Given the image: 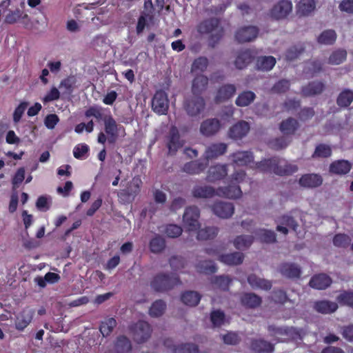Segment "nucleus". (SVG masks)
<instances>
[{
    "instance_id": "54",
    "label": "nucleus",
    "mask_w": 353,
    "mask_h": 353,
    "mask_svg": "<svg viewBox=\"0 0 353 353\" xmlns=\"http://www.w3.org/2000/svg\"><path fill=\"white\" fill-rule=\"evenodd\" d=\"M231 281L232 280L228 276L223 275L214 276L212 280L214 285L224 291L228 290Z\"/></svg>"
},
{
    "instance_id": "24",
    "label": "nucleus",
    "mask_w": 353,
    "mask_h": 353,
    "mask_svg": "<svg viewBox=\"0 0 353 353\" xmlns=\"http://www.w3.org/2000/svg\"><path fill=\"white\" fill-rule=\"evenodd\" d=\"M281 274L289 279H298L301 274V268L294 263H283L280 265Z\"/></svg>"
},
{
    "instance_id": "17",
    "label": "nucleus",
    "mask_w": 353,
    "mask_h": 353,
    "mask_svg": "<svg viewBox=\"0 0 353 353\" xmlns=\"http://www.w3.org/2000/svg\"><path fill=\"white\" fill-rule=\"evenodd\" d=\"M228 174V165L226 164L220 165L217 164L211 166L206 176V180L208 182H215L223 179Z\"/></svg>"
},
{
    "instance_id": "61",
    "label": "nucleus",
    "mask_w": 353,
    "mask_h": 353,
    "mask_svg": "<svg viewBox=\"0 0 353 353\" xmlns=\"http://www.w3.org/2000/svg\"><path fill=\"white\" fill-rule=\"evenodd\" d=\"M290 141L291 140L288 137L285 136H282L273 139L271 141V145L273 148L279 150L285 148L289 145Z\"/></svg>"
},
{
    "instance_id": "6",
    "label": "nucleus",
    "mask_w": 353,
    "mask_h": 353,
    "mask_svg": "<svg viewBox=\"0 0 353 353\" xmlns=\"http://www.w3.org/2000/svg\"><path fill=\"white\" fill-rule=\"evenodd\" d=\"M152 109L158 115H165L169 109V100L166 92L157 90L152 99Z\"/></svg>"
},
{
    "instance_id": "41",
    "label": "nucleus",
    "mask_w": 353,
    "mask_h": 353,
    "mask_svg": "<svg viewBox=\"0 0 353 353\" xmlns=\"http://www.w3.org/2000/svg\"><path fill=\"white\" fill-rule=\"evenodd\" d=\"M199 272L211 274L216 272L217 267L216 264L211 260H204L199 261L196 265Z\"/></svg>"
},
{
    "instance_id": "4",
    "label": "nucleus",
    "mask_w": 353,
    "mask_h": 353,
    "mask_svg": "<svg viewBox=\"0 0 353 353\" xmlns=\"http://www.w3.org/2000/svg\"><path fill=\"white\" fill-rule=\"evenodd\" d=\"M129 331L134 341L140 344L150 339L152 330L147 321L139 320L129 327Z\"/></svg>"
},
{
    "instance_id": "2",
    "label": "nucleus",
    "mask_w": 353,
    "mask_h": 353,
    "mask_svg": "<svg viewBox=\"0 0 353 353\" xmlns=\"http://www.w3.org/2000/svg\"><path fill=\"white\" fill-rule=\"evenodd\" d=\"M181 284L176 274L170 275L160 273L157 274L150 282L151 288L157 292H164L172 289L175 285Z\"/></svg>"
},
{
    "instance_id": "28",
    "label": "nucleus",
    "mask_w": 353,
    "mask_h": 353,
    "mask_svg": "<svg viewBox=\"0 0 353 353\" xmlns=\"http://www.w3.org/2000/svg\"><path fill=\"white\" fill-rule=\"evenodd\" d=\"M301 186L304 188H317L323 183L321 175L318 174H303L299 181Z\"/></svg>"
},
{
    "instance_id": "15",
    "label": "nucleus",
    "mask_w": 353,
    "mask_h": 353,
    "mask_svg": "<svg viewBox=\"0 0 353 353\" xmlns=\"http://www.w3.org/2000/svg\"><path fill=\"white\" fill-rule=\"evenodd\" d=\"M220 27V20L211 17L201 21L196 26V30L201 34H207L216 31Z\"/></svg>"
},
{
    "instance_id": "20",
    "label": "nucleus",
    "mask_w": 353,
    "mask_h": 353,
    "mask_svg": "<svg viewBox=\"0 0 353 353\" xmlns=\"http://www.w3.org/2000/svg\"><path fill=\"white\" fill-rule=\"evenodd\" d=\"M228 145L225 143H212L206 148L204 153V159L209 163V160L216 159L225 154Z\"/></svg>"
},
{
    "instance_id": "58",
    "label": "nucleus",
    "mask_w": 353,
    "mask_h": 353,
    "mask_svg": "<svg viewBox=\"0 0 353 353\" xmlns=\"http://www.w3.org/2000/svg\"><path fill=\"white\" fill-rule=\"evenodd\" d=\"M290 81L286 79H281L276 82L272 88L273 93L281 94L287 92L290 88Z\"/></svg>"
},
{
    "instance_id": "3",
    "label": "nucleus",
    "mask_w": 353,
    "mask_h": 353,
    "mask_svg": "<svg viewBox=\"0 0 353 353\" xmlns=\"http://www.w3.org/2000/svg\"><path fill=\"white\" fill-rule=\"evenodd\" d=\"M206 103L204 98L200 95L192 94L183 102V108L187 114L192 118L199 117L204 112Z\"/></svg>"
},
{
    "instance_id": "23",
    "label": "nucleus",
    "mask_w": 353,
    "mask_h": 353,
    "mask_svg": "<svg viewBox=\"0 0 353 353\" xmlns=\"http://www.w3.org/2000/svg\"><path fill=\"white\" fill-rule=\"evenodd\" d=\"M352 168V164L347 160H336L333 161L329 167L330 173L336 175H345L347 174Z\"/></svg>"
},
{
    "instance_id": "21",
    "label": "nucleus",
    "mask_w": 353,
    "mask_h": 353,
    "mask_svg": "<svg viewBox=\"0 0 353 353\" xmlns=\"http://www.w3.org/2000/svg\"><path fill=\"white\" fill-rule=\"evenodd\" d=\"M299 127L298 120L293 117H288L283 120L279 124V130L285 136L294 135Z\"/></svg>"
},
{
    "instance_id": "32",
    "label": "nucleus",
    "mask_w": 353,
    "mask_h": 353,
    "mask_svg": "<svg viewBox=\"0 0 353 353\" xmlns=\"http://www.w3.org/2000/svg\"><path fill=\"white\" fill-rule=\"evenodd\" d=\"M325 85L321 81H312L302 88V94L305 97H311L321 94Z\"/></svg>"
},
{
    "instance_id": "47",
    "label": "nucleus",
    "mask_w": 353,
    "mask_h": 353,
    "mask_svg": "<svg viewBox=\"0 0 353 353\" xmlns=\"http://www.w3.org/2000/svg\"><path fill=\"white\" fill-rule=\"evenodd\" d=\"M254 237L252 235H240L234 240V245L238 250L249 248L253 243Z\"/></svg>"
},
{
    "instance_id": "19",
    "label": "nucleus",
    "mask_w": 353,
    "mask_h": 353,
    "mask_svg": "<svg viewBox=\"0 0 353 353\" xmlns=\"http://www.w3.org/2000/svg\"><path fill=\"white\" fill-rule=\"evenodd\" d=\"M208 165V162L205 159H199L185 163L182 170L189 174H199L203 172Z\"/></svg>"
},
{
    "instance_id": "62",
    "label": "nucleus",
    "mask_w": 353,
    "mask_h": 353,
    "mask_svg": "<svg viewBox=\"0 0 353 353\" xmlns=\"http://www.w3.org/2000/svg\"><path fill=\"white\" fill-rule=\"evenodd\" d=\"M182 228L176 224H169L165 229V234L170 238H176L182 234Z\"/></svg>"
},
{
    "instance_id": "18",
    "label": "nucleus",
    "mask_w": 353,
    "mask_h": 353,
    "mask_svg": "<svg viewBox=\"0 0 353 353\" xmlns=\"http://www.w3.org/2000/svg\"><path fill=\"white\" fill-rule=\"evenodd\" d=\"M214 213L219 217L228 219L234 212V207L232 203L216 202L212 206Z\"/></svg>"
},
{
    "instance_id": "51",
    "label": "nucleus",
    "mask_w": 353,
    "mask_h": 353,
    "mask_svg": "<svg viewBox=\"0 0 353 353\" xmlns=\"http://www.w3.org/2000/svg\"><path fill=\"white\" fill-rule=\"evenodd\" d=\"M336 301L341 305L353 307V292L344 290L337 296Z\"/></svg>"
},
{
    "instance_id": "44",
    "label": "nucleus",
    "mask_w": 353,
    "mask_h": 353,
    "mask_svg": "<svg viewBox=\"0 0 353 353\" xmlns=\"http://www.w3.org/2000/svg\"><path fill=\"white\" fill-rule=\"evenodd\" d=\"M315 7L314 0H301L297 4V12L300 15L306 16L312 12Z\"/></svg>"
},
{
    "instance_id": "42",
    "label": "nucleus",
    "mask_w": 353,
    "mask_h": 353,
    "mask_svg": "<svg viewBox=\"0 0 353 353\" xmlns=\"http://www.w3.org/2000/svg\"><path fill=\"white\" fill-rule=\"evenodd\" d=\"M114 347L118 353H128L132 350L130 341L123 335L117 337Z\"/></svg>"
},
{
    "instance_id": "39",
    "label": "nucleus",
    "mask_w": 353,
    "mask_h": 353,
    "mask_svg": "<svg viewBox=\"0 0 353 353\" xmlns=\"http://www.w3.org/2000/svg\"><path fill=\"white\" fill-rule=\"evenodd\" d=\"M353 101V91L350 89H344L340 92L337 99L336 103L341 108H347Z\"/></svg>"
},
{
    "instance_id": "45",
    "label": "nucleus",
    "mask_w": 353,
    "mask_h": 353,
    "mask_svg": "<svg viewBox=\"0 0 353 353\" xmlns=\"http://www.w3.org/2000/svg\"><path fill=\"white\" fill-rule=\"evenodd\" d=\"M219 230L216 227H205L197 232L198 240L207 241L213 239L217 235Z\"/></svg>"
},
{
    "instance_id": "34",
    "label": "nucleus",
    "mask_w": 353,
    "mask_h": 353,
    "mask_svg": "<svg viewBox=\"0 0 353 353\" xmlns=\"http://www.w3.org/2000/svg\"><path fill=\"white\" fill-rule=\"evenodd\" d=\"M248 282L253 288H260L265 290H270L272 285L271 281L261 279L254 274L248 276Z\"/></svg>"
},
{
    "instance_id": "33",
    "label": "nucleus",
    "mask_w": 353,
    "mask_h": 353,
    "mask_svg": "<svg viewBox=\"0 0 353 353\" xmlns=\"http://www.w3.org/2000/svg\"><path fill=\"white\" fill-rule=\"evenodd\" d=\"M241 302L247 308H256L261 305L262 299L254 293H245L241 298Z\"/></svg>"
},
{
    "instance_id": "57",
    "label": "nucleus",
    "mask_w": 353,
    "mask_h": 353,
    "mask_svg": "<svg viewBox=\"0 0 353 353\" xmlns=\"http://www.w3.org/2000/svg\"><path fill=\"white\" fill-rule=\"evenodd\" d=\"M90 151L89 146L85 143L77 145L73 149V155L77 159H84Z\"/></svg>"
},
{
    "instance_id": "22",
    "label": "nucleus",
    "mask_w": 353,
    "mask_h": 353,
    "mask_svg": "<svg viewBox=\"0 0 353 353\" xmlns=\"http://www.w3.org/2000/svg\"><path fill=\"white\" fill-rule=\"evenodd\" d=\"M236 87L233 84H225L221 86L216 94L214 101L216 103H222L232 98L236 92Z\"/></svg>"
},
{
    "instance_id": "63",
    "label": "nucleus",
    "mask_w": 353,
    "mask_h": 353,
    "mask_svg": "<svg viewBox=\"0 0 353 353\" xmlns=\"http://www.w3.org/2000/svg\"><path fill=\"white\" fill-rule=\"evenodd\" d=\"M210 320L214 327H220L225 321V314L218 310L211 312Z\"/></svg>"
},
{
    "instance_id": "37",
    "label": "nucleus",
    "mask_w": 353,
    "mask_h": 353,
    "mask_svg": "<svg viewBox=\"0 0 353 353\" xmlns=\"http://www.w3.org/2000/svg\"><path fill=\"white\" fill-rule=\"evenodd\" d=\"M201 295L195 291H186L181 294V300L186 305L194 307L199 304Z\"/></svg>"
},
{
    "instance_id": "35",
    "label": "nucleus",
    "mask_w": 353,
    "mask_h": 353,
    "mask_svg": "<svg viewBox=\"0 0 353 353\" xmlns=\"http://www.w3.org/2000/svg\"><path fill=\"white\" fill-rule=\"evenodd\" d=\"M254 57L249 50L241 52L236 58L234 65L236 68L242 70L252 62Z\"/></svg>"
},
{
    "instance_id": "30",
    "label": "nucleus",
    "mask_w": 353,
    "mask_h": 353,
    "mask_svg": "<svg viewBox=\"0 0 353 353\" xmlns=\"http://www.w3.org/2000/svg\"><path fill=\"white\" fill-rule=\"evenodd\" d=\"M208 85V78L203 75H196L192 83V94L200 95L206 90Z\"/></svg>"
},
{
    "instance_id": "60",
    "label": "nucleus",
    "mask_w": 353,
    "mask_h": 353,
    "mask_svg": "<svg viewBox=\"0 0 353 353\" xmlns=\"http://www.w3.org/2000/svg\"><path fill=\"white\" fill-rule=\"evenodd\" d=\"M23 12L19 9L14 11H10L5 17L4 22L8 24H13L22 18Z\"/></svg>"
},
{
    "instance_id": "14",
    "label": "nucleus",
    "mask_w": 353,
    "mask_h": 353,
    "mask_svg": "<svg viewBox=\"0 0 353 353\" xmlns=\"http://www.w3.org/2000/svg\"><path fill=\"white\" fill-rule=\"evenodd\" d=\"M250 128V125L247 121H240L230 128L228 134L231 139L239 140L247 135Z\"/></svg>"
},
{
    "instance_id": "12",
    "label": "nucleus",
    "mask_w": 353,
    "mask_h": 353,
    "mask_svg": "<svg viewBox=\"0 0 353 353\" xmlns=\"http://www.w3.org/2000/svg\"><path fill=\"white\" fill-rule=\"evenodd\" d=\"M216 195L221 197L235 199L241 196L242 191L239 185L232 183V182L230 181L228 186L219 187L216 189Z\"/></svg>"
},
{
    "instance_id": "64",
    "label": "nucleus",
    "mask_w": 353,
    "mask_h": 353,
    "mask_svg": "<svg viewBox=\"0 0 353 353\" xmlns=\"http://www.w3.org/2000/svg\"><path fill=\"white\" fill-rule=\"evenodd\" d=\"M208 65V59L205 57H200L194 61L192 65V70L193 71L199 70L203 72L207 69Z\"/></svg>"
},
{
    "instance_id": "40",
    "label": "nucleus",
    "mask_w": 353,
    "mask_h": 353,
    "mask_svg": "<svg viewBox=\"0 0 353 353\" xmlns=\"http://www.w3.org/2000/svg\"><path fill=\"white\" fill-rule=\"evenodd\" d=\"M332 148L327 144L325 143H319L318 144L314 152L312 154V159H325L329 158L332 156Z\"/></svg>"
},
{
    "instance_id": "38",
    "label": "nucleus",
    "mask_w": 353,
    "mask_h": 353,
    "mask_svg": "<svg viewBox=\"0 0 353 353\" xmlns=\"http://www.w3.org/2000/svg\"><path fill=\"white\" fill-rule=\"evenodd\" d=\"M275 64L276 59L272 56L259 57L256 60V68L259 70L269 71Z\"/></svg>"
},
{
    "instance_id": "9",
    "label": "nucleus",
    "mask_w": 353,
    "mask_h": 353,
    "mask_svg": "<svg viewBox=\"0 0 353 353\" xmlns=\"http://www.w3.org/2000/svg\"><path fill=\"white\" fill-rule=\"evenodd\" d=\"M183 145V141L181 139L179 130L176 127L172 126L170 129L167 137V147L170 154H174Z\"/></svg>"
},
{
    "instance_id": "11",
    "label": "nucleus",
    "mask_w": 353,
    "mask_h": 353,
    "mask_svg": "<svg viewBox=\"0 0 353 353\" xmlns=\"http://www.w3.org/2000/svg\"><path fill=\"white\" fill-rule=\"evenodd\" d=\"M332 283V278L325 273L316 274L311 277L309 281L310 287L319 290L327 289Z\"/></svg>"
},
{
    "instance_id": "36",
    "label": "nucleus",
    "mask_w": 353,
    "mask_h": 353,
    "mask_svg": "<svg viewBox=\"0 0 353 353\" xmlns=\"http://www.w3.org/2000/svg\"><path fill=\"white\" fill-rule=\"evenodd\" d=\"M256 99L254 92L250 90L241 92L236 99L235 103L239 107H245L250 105Z\"/></svg>"
},
{
    "instance_id": "1",
    "label": "nucleus",
    "mask_w": 353,
    "mask_h": 353,
    "mask_svg": "<svg viewBox=\"0 0 353 353\" xmlns=\"http://www.w3.org/2000/svg\"><path fill=\"white\" fill-rule=\"evenodd\" d=\"M255 168L263 173H272L279 176L291 175L298 170V166L288 163L285 159L274 157L265 159L255 163Z\"/></svg>"
},
{
    "instance_id": "5",
    "label": "nucleus",
    "mask_w": 353,
    "mask_h": 353,
    "mask_svg": "<svg viewBox=\"0 0 353 353\" xmlns=\"http://www.w3.org/2000/svg\"><path fill=\"white\" fill-rule=\"evenodd\" d=\"M200 210L197 206H189L185 208L183 215V225L186 230L195 232L200 228L199 219Z\"/></svg>"
},
{
    "instance_id": "10",
    "label": "nucleus",
    "mask_w": 353,
    "mask_h": 353,
    "mask_svg": "<svg viewBox=\"0 0 353 353\" xmlns=\"http://www.w3.org/2000/svg\"><path fill=\"white\" fill-rule=\"evenodd\" d=\"M292 4L290 1L281 0L270 11L271 17L275 19L285 18L292 11Z\"/></svg>"
},
{
    "instance_id": "13",
    "label": "nucleus",
    "mask_w": 353,
    "mask_h": 353,
    "mask_svg": "<svg viewBox=\"0 0 353 353\" xmlns=\"http://www.w3.org/2000/svg\"><path fill=\"white\" fill-rule=\"evenodd\" d=\"M34 312L30 308L23 309L16 316L15 328L19 331H23L31 323Z\"/></svg>"
},
{
    "instance_id": "56",
    "label": "nucleus",
    "mask_w": 353,
    "mask_h": 353,
    "mask_svg": "<svg viewBox=\"0 0 353 353\" xmlns=\"http://www.w3.org/2000/svg\"><path fill=\"white\" fill-rule=\"evenodd\" d=\"M350 242V237L345 234H336L333 238V244L338 248H347Z\"/></svg>"
},
{
    "instance_id": "46",
    "label": "nucleus",
    "mask_w": 353,
    "mask_h": 353,
    "mask_svg": "<svg viewBox=\"0 0 353 353\" xmlns=\"http://www.w3.org/2000/svg\"><path fill=\"white\" fill-rule=\"evenodd\" d=\"M166 309V303L161 299L155 301L149 309V314L152 317L161 316Z\"/></svg>"
},
{
    "instance_id": "8",
    "label": "nucleus",
    "mask_w": 353,
    "mask_h": 353,
    "mask_svg": "<svg viewBox=\"0 0 353 353\" xmlns=\"http://www.w3.org/2000/svg\"><path fill=\"white\" fill-rule=\"evenodd\" d=\"M104 130L108 135V142L110 144L116 143L119 136L118 124L111 114L103 117Z\"/></svg>"
},
{
    "instance_id": "25",
    "label": "nucleus",
    "mask_w": 353,
    "mask_h": 353,
    "mask_svg": "<svg viewBox=\"0 0 353 353\" xmlns=\"http://www.w3.org/2000/svg\"><path fill=\"white\" fill-rule=\"evenodd\" d=\"M232 163L237 166H245L254 160V156L250 151H237L230 156Z\"/></svg>"
},
{
    "instance_id": "53",
    "label": "nucleus",
    "mask_w": 353,
    "mask_h": 353,
    "mask_svg": "<svg viewBox=\"0 0 353 353\" xmlns=\"http://www.w3.org/2000/svg\"><path fill=\"white\" fill-rule=\"evenodd\" d=\"M199 346L194 343H186L177 345L174 348V353H199Z\"/></svg>"
},
{
    "instance_id": "59",
    "label": "nucleus",
    "mask_w": 353,
    "mask_h": 353,
    "mask_svg": "<svg viewBox=\"0 0 353 353\" xmlns=\"http://www.w3.org/2000/svg\"><path fill=\"white\" fill-rule=\"evenodd\" d=\"M223 28L220 27L214 33L211 34L208 38V46L212 48H215L223 37Z\"/></svg>"
},
{
    "instance_id": "26",
    "label": "nucleus",
    "mask_w": 353,
    "mask_h": 353,
    "mask_svg": "<svg viewBox=\"0 0 353 353\" xmlns=\"http://www.w3.org/2000/svg\"><path fill=\"white\" fill-rule=\"evenodd\" d=\"M339 306L336 302L328 300H321L314 303L313 308L319 313L327 314L336 311Z\"/></svg>"
},
{
    "instance_id": "16",
    "label": "nucleus",
    "mask_w": 353,
    "mask_h": 353,
    "mask_svg": "<svg viewBox=\"0 0 353 353\" xmlns=\"http://www.w3.org/2000/svg\"><path fill=\"white\" fill-rule=\"evenodd\" d=\"M220 128L221 123L219 119H208L201 123L200 132L205 137H211L216 134Z\"/></svg>"
},
{
    "instance_id": "7",
    "label": "nucleus",
    "mask_w": 353,
    "mask_h": 353,
    "mask_svg": "<svg viewBox=\"0 0 353 353\" xmlns=\"http://www.w3.org/2000/svg\"><path fill=\"white\" fill-rule=\"evenodd\" d=\"M259 31V28L254 26L241 27L236 30L235 39L240 43L250 42L257 37Z\"/></svg>"
},
{
    "instance_id": "31",
    "label": "nucleus",
    "mask_w": 353,
    "mask_h": 353,
    "mask_svg": "<svg viewBox=\"0 0 353 353\" xmlns=\"http://www.w3.org/2000/svg\"><path fill=\"white\" fill-rule=\"evenodd\" d=\"M244 255L239 252L219 256V260L229 265H237L243 263Z\"/></svg>"
},
{
    "instance_id": "49",
    "label": "nucleus",
    "mask_w": 353,
    "mask_h": 353,
    "mask_svg": "<svg viewBox=\"0 0 353 353\" xmlns=\"http://www.w3.org/2000/svg\"><path fill=\"white\" fill-rule=\"evenodd\" d=\"M117 326V321L114 318H109L102 321L99 330L103 336H109Z\"/></svg>"
},
{
    "instance_id": "55",
    "label": "nucleus",
    "mask_w": 353,
    "mask_h": 353,
    "mask_svg": "<svg viewBox=\"0 0 353 353\" xmlns=\"http://www.w3.org/2000/svg\"><path fill=\"white\" fill-rule=\"evenodd\" d=\"M305 48L301 46H293L289 48L285 52V59L288 61H293L298 58L304 51Z\"/></svg>"
},
{
    "instance_id": "29",
    "label": "nucleus",
    "mask_w": 353,
    "mask_h": 353,
    "mask_svg": "<svg viewBox=\"0 0 353 353\" xmlns=\"http://www.w3.org/2000/svg\"><path fill=\"white\" fill-rule=\"evenodd\" d=\"M250 349L255 353H272L274 345L264 339H253L251 341Z\"/></svg>"
},
{
    "instance_id": "50",
    "label": "nucleus",
    "mask_w": 353,
    "mask_h": 353,
    "mask_svg": "<svg viewBox=\"0 0 353 353\" xmlns=\"http://www.w3.org/2000/svg\"><path fill=\"white\" fill-rule=\"evenodd\" d=\"M150 250L153 253L162 252L165 247V241L160 235H156L150 241Z\"/></svg>"
},
{
    "instance_id": "43",
    "label": "nucleus",
    "mask_w": 353,
    "mask_h": 353,
    "mask_svg": "<svg viewBox=\"0 0 353 353\" xmlns=\"http://www.w3.org/2000/svg\"><path fill=\"white\" fill-rule=\"evenodd\" d=\"M336 37V33L334 30H326L318 37L317 41L320 44L332 45L335 43Z\"/></svg>"
},
{
    "instance_id": "48",
    "label": "nucleus",
    "mask_w": 353,
    "mask_h": 353,
    "mask_svg": "<svg viewBox=\"0 0 353 353\" xmlns=\"http://www.w3.org/2000/svg\"><path fill=\"white\" fill-rule=\"evenodd\" d=\"M255 234L259 238L260 241L266 243H273L276 241V234L274 231L260 229L255 232Z\"/></svg>"
},
{
    "instance_id": "27",
    "label": "nucleus",
    "mask_w": 353,
    "mask_h": 353,
    "mask_svg": "<svg viewBox=\"0 0 353 353\" xmlns=\"http://www.w3.org/2000/svg\"><path fill=\"white\" fill-rule=\"evenodd\" d=\"M192 195L196 199H210L216 195V190L210 185H195Z\"/></svg>"
},
{
    "instance_id": "52",
    "label": "nucleus",
    "mask_w": 353,
    "mask_h": 353,
    "mask_svg": "<svg viewBox=\"0 0 353 353\" xmlns=\"http://www.w3.org/2000/svg\"><path fill=\"white\" fill-rule=\"evenodd\" d=\"M347 58V52L345 50H337L333 52L329 57V63L339 65Z\"/></svg>"
}]
</instances>
